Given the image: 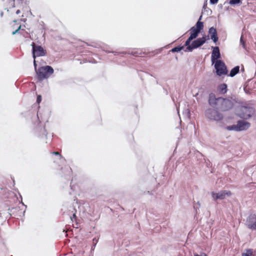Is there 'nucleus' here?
<instances>
[{"instance_id":"7","label":"nucleus","mask_w":256,"mask_h":256,"mask_svg":"<svg viewBox=\"0 0 256 256\" xmlns=\"http://www.w3.org/2000/svg\"><path fill=\"white\" fill-rule=\"evenodd\" d=\"M250 124L244 121H238L236 124L228 126L226 129L229 130L241 131L248 129L250 126Z\"/></svg>"},{"instance_id":"14","label":"nucleus","mask_w":256,"mask_h":256,"mask_svg":"<svg viewBox=\"0 0 256 256\" xmlns=\"http://www.w3.org/2000/svg\"><path fill=\"white\" fill-rule=\"evenodd\" d=\"M218 90L221 94H226L227 92V85L226 84H220L218 87Z\"/></svg>"},{"instance_id":"21","label":"nucleus","mask_w":256,"mask_h":256,"mask_svg":"<svg viewBox=\"0 0 256 256\" xmlns=\"http://www.w3.org/2000/svg\"><path fill=\"white\" fill-rule=\"evenodd\" d=\"M240 2V0H230V4H236Z\"/></svg>"},{"instance_id":"20","label":"nucleus","mask_w":256,"mask_h":256,"mask_svg":"<svg viewBox=\"0 0 256 256\" xmlns=\"http://www.w3.org/2000/svg\"><path fill=\"white\" fill-rule=\"evenodd\" d=\"M52 154L56 155L57 156V159L60 160L62 158V156L58 152H54L50 153Z\"/></svg>"},{"instance_id":"15","label":"nucleus","mask_w":256,"mask_h":256,"mask_svg":"<svg viewBox=\"0 0 256 256\" xmlns=\"http://www.w3.org/2000/svg\"><path fill=\"white\" fill-rule=\"evenodd\" d=\"M240 71V67L239 66H236L234 68L230 71V76L231 77L234 76L236 75Z\"/></svg>"},{"instance_id":"11","label":"nucleus","mask_w":256,"mask_h":256,"mask_svg":"<svg viewBox=\"0 0 256 256\" xmlns=\"http://www.w3.org/2000/svg\"><path fill=\"white\" fill-rule=\"evenodd\" d=\"M246 222L250 228L252 230H256V214H250L247 218Z\"/></svg>"},{"instance_id":"17","label":"nucleus","mask_w":256,"mask_h":256,"mask_svg":"<svg viewBox=\"0 0 256 256\" xmlns=\"http://www.w3.org/2000/svg\"><path fill=\"white\" fill-rule=\"evenodd\" d=\"M194 40L190 36L188 39L186 40L184 46H186V50H188V46H191V44H190V42Z\"/></svg>"},{"instance_id":"28","label":"nucleus","mask_w":256,"mask_h":256,"mask_svg":"<svg viewBox=\"0 0 256 256\" xmlns=\"http://www.w3.org/2000/svg\"><path fill=\"white\" fill-rule=\"evenodd\" d=\"M34 64L36 70H36V64L35 59H34Z\"/></svg>"},{"instance_id":"9","label":"nucleus","mask_w":256,"mask_h":256,"mask_svg":"<svg viewBox=\"0 0 256 256\" xmlns=\"http://www.w3.org/2000/svg\"><path fill=\"white\" fill-rule=\"evenodd\" d=\"M214 68L216 70V74L219 76L226 75L228 73V70L225 64L220 60H216V62Z\"/></svg>"},{"instance_id":"24","label":"nucleus","mask_w":256,"mask_h":256,"mask_svg":"<svg viewBox=\"0 0 256 256\" xmlns=\"http://www.w3.org/2000/svg\"><path fill=\"white\" fill-rule=\"evenodd\" d=\"M76 216L75 212H74L72 216H70V219L73 222L74 219H76Z\"/></svg>"},{"instance_id":"31","label":"nucleus","mask_w":256,"mask_h":256,"mask_svg":"<svg viewBox=\"0 0 256 256\" xmlns=\"http://www.w3.org/2000/svg\"><path fill=\"white\" fill-rule=\"evenodd\" d=\"M16 22H17V21H16V20H14V26L15 24H16Z\"/></svg>"},{"instance_id":"16","label":"nucleus","mask_w":256,"mask_h":256,"mask_svg":"<svg viewBox=\"0 0 256 256\" xmlns=\"http://www.w3.org/2000/svg\"><path fill=\"white\" fill-rule=\"evenodd\" d=\"M253 254V250L247 249L246 252L242 253V256H251Z\"/></svg>"},{"instance_id":"19","label":"nucleus","mask_w":256,"mask_h":256,"mask_svg":"<svg viewBox=\"0 0 256 256\" xmlns=\"http://www.w3.org/2000/svg\"><path fill=\"white\" fill-rule=\"evenodd\" d=\"M245 110H246V111H248V114L247 116H244V118H248L250 117L251 115H252V112H253L252 108H248V109H247V108H246Z\"/></svg>"},{"instance_id":"30","label":"nucleus","mask_w":256,"mask_h":256,"mask_svg":"<svg viewBox=\"0 0 256 256\" xmlns=\"http://www.w3.org/2000/svg\"><path fill=\"white\" fill-rule=\"evenodd\" d=\"M20 12V10H17V11L16 12V14H18Z\"/></svg>"},{"instance_id":"1","label":"nucleus","mask_w":256,"mask_h":256,"mask_svg":"<svg viewBox=\"0 0 256 256\" xmlns=\"http://www.w3.org/2000/svg\"><path fill=\"white\" fill-rule=\"evenodd\" d=\"M208 104L210 106L216 108L222 112L228 111L234 107V102L232 100L222 97L216 98L213 93L209 94Z\"/></svg>"},{"instance_id":"18","label":"nucleus","mask_w":256,"mask_h":256,"mask_svg":"<svg viewBox=\"0 0 256 256\" xmlns=\"http://www.w3.org/2000/svg\"><path fill=\"white\" fill-rule=\"evenodd\" d=\"M184 48V46H176V47H175L173 48H172L171 50H170V52H178L180 51L181 50H183Z\"/></svg>"},{"instance_id":"6","label":"nucleus","mask_w":256,"mask_h":256,"mask_svg":"<svg viewBox=\"0 0 256 256\" xmlns=\"http://www.w3.org/2000/svg\"><path fill=\"white\" fill-rule=\"evenodd\" d=\"M232 194L230 190H224L218 192H212L211 193L212 197L214 200H222L226 198L230 197Z\"/></svg>"},{"instance_id":"29","label":"nucleus","mask_w":256,"mask_h":256,"mask_svg":"<svg viewBox=\"0 0 256 256\" xmlns=\"http://www.w3.org/2000/svg\"><path fill=\"white\" fill-rule=\"evenodd\" d=\"M240 42H242V44H243V45H244V41L242 40V38H240Z\"/></svg>"},{"instance_id":"8","label":"nucleus","mask_w":256,"mask_h":256,"mask_svg":"<svg viewBox=\"0 0 256 256\" xmlns=\"http://www.w3.org/2000/svg\"><path fill=\"white\" fill-rule=\"evenodd\" d=\"M32 46L34 59H36V56H42L46 55V51L42 46L36 45L34 42L32 43Z\"/></svg>"},{"instance_id":"5","label":"nucleus","mask_w":256,"mask_h":256,"mask_svg":"<svg viewBox=\"0 0 256 256\" xmlns=\"http://www.w3.org/2000/svg\"><path fill=\"white\" fill-rule=\"evenodd\" d=\"M202 16L200 17L198 22L196 23L195 26H192L190 30V36L193 39L196 38L198 35L200 31L204 28V24L200 20L202 19Z\"/></svg>"},{"instance_id":"4","label":"nucleus","mask_w":256,"mask_h":256,"mask_svg":"<svg viewBox=\"0 0 256 256\" xmlns=\"http://www.w3.org/2000/svg\"><path fill=\"white\" fill-rule=\"evenodd\" d=\"M128 54H132L134 56L150 57L154 56L155 54L153 52L146 51L145 49L134 48L129 51Z\"/></svg>"},{"instance_id":"2","label":"nucleus","mask_w":256,"mask_h":256,"mask_svg":"<svg viewBox=\"0 0 256 256\" xmlns=\"http://www.w3.org/2000/svg\"><path fill=\"white\" fill-rule=\"evenodd\" d=\"M54 72L52 68L49 66L40 67L36 72L40 80L48 78Z\"/></svg>"},{"instance_id":"25","label":"nucleus","mask_w":256,"mask_h":256,"mask_svg":"<svg viewBox=\"0 0 256 256\" xmlns=\"http://www.w3.org/2000/svg\"><path fill=\"white\" fill-rule=\"evenodd\" d=\"M218 2V0H210V2L212 4H216Z\"/></svg>"},{"instance_id":"10","label":"nucleus","mask_w":256,"mask_h":256,"mask_svg":"<svg viewBox=\"0 0 256 256\" xmlns=\"http://www.w3.org/2000/svg\"><path fill=\"white\" fill-rule=\"evenodd\" d=\"M206 40V36H205L194 40L191 44V46H188V51L192 52L193 49L198 48L202 46L205 43Z\"/></svg>"},{"instance_id":"12","label":"nucleus","mask_w":256,"mask_h":256,"mask_svg":"<svg viewBox=\"0 0 256 256\" xmlns=\"http://www.w3.org/2000/svg\"><path fill=\"white\" fill-rule=\"evenodd\" d=\"M213 50L211 58L212 63L218 60L220 56L219 48L218 46L212 47Z\"/></svg>"},{"instance_id":"3","label":"nucleus","mask_w":256,"mask_h":256,"mask_svg":"<svg viewBox=\"0 0 256 256\" xmlns=\"http://www.w3.org/2000/svg\"><path fill=\"white\" fill-rule=\"evenodd\" d=\"M206 116L211 120L220 121L223 119V115L218 110L210 108L206 111Z\"/></svg>"},{"instance_id":"27","label":"nucleus","mask_w":256,"mask_h":256,"mask_svg":"<svg viewBox=\"0 0 256 256\" xmlns=\"http://www.w3.org/2000/svg\"><path fill=\"white\" fill-rule=\"evenodd\" d=\"M194 256H207V255L204 253H203L202 255H198L197 254H194Z\"/></svg>"},{"instance_id":"13","label":"nucleus","mask_w":256,"mask_h":256,"mask_svg":"<svg viewBox=\"0 0 256 256\" xmlns=\"http://www.w3.org/2000/svg\"><path fill=\"white\" fill-rule=\"evenodd\" d=\"M208 33L210 34L211 39L214 42H216L218 40V37L217 34V31L216 28L212 27L209 29Z\"/></svg>"},{"instance_id":"23","label":"nucleus","mask_w":256,"mask_h":256,"mask_svg":"<svg viewBox=\"0 0 256 256\" xmlns=\"http://www.w3.org/2000/svg\"><path fill=\"white\" fill-rule=\"evenodd\" d=\"M42 101V96H41L39 95L37 96V99H36V102L39 104Z\"/></svg>"},{"instance_id":"26","label":"nucleus","mask_w":256,"mask_h":256,"mask_svg":"<svg viewBox=\"0 0 256 256\" xmlns=\"http://www.w3.org/2000/svg\"><path fill=\"white\" fill-rule=\"evenodd\" d=\"M98 241V240L96 238H94L93 239V244H94V246L96 244L97 242Z\"/></svg>"},{"instance_id":"22","label":"nucleus","mask_w":256,"mask_h":256,"mask_svg":"<svg viewBox=\"0 0 256 256\" xmlns=\"http://www.w3.org/2000/svg\"><path fill=\"white\" fill-rule=\"evenodd\" d=\"M20 28H21V25L20 24L18 28L17 29H16L14 31L12 32V34L13 35H14L16 34L18 32V30L20 29Z\"/></svg>"}]
</instances>
